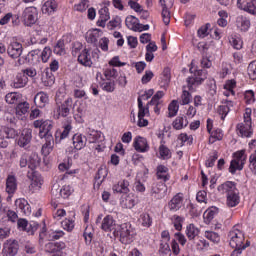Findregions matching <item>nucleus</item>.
I'll return each mask as SVG.
<instances>
[{
  "label": "nucleus",
  "mask_w": 256,
  "mask_h": 256,
  "mask_svg": "<svg viewBox=\"0 0 256 256\" xmlns=\"http://www.w3.org/2000/svg\"><path fill=\"white\" fill-rule=\"evenodd\" d=\"M65 247L64 242H48L44 249L46 253H59V251H63Z\"/></svg>",
  "instance_id": "nucleus-18"
},
{
  "label": "nucleus",
  "mask_w": 256,
  "mask_h": 256,
  "mask_svg": "<svg viewBox=\"0 0 256 256\" xmlns=\"http://www.w3.org/2000/svg\"><path fill=\"white\" fill-rule=\"evenodd\" d=\"M29 111V103L21 102L16 106V115H25Z\"/></svg>",
  "instance_id": "nucleus-37"
},
{
  "label": "nucleus",
  "mask_w": 256,
  "mask_h": 256,
  "mask_svg": "<svg viewBox=\"0 0 256 256\" xmlns=\"http://www.w3.org/2000/svg\"><path fill=\"white\" fill-rule=\"evenodd\" d=\"M159 153L162 159H171V150H169L165 145H161L159 147Z\"/></svg>",
  "instance_id": "nucleus-41"
},
{
  "label": "nucleus",
  "mask_w": 256,
  "mask_h": 256,
  "mask_svg": "<svg viewBox=\"0 0 256 256\" xmlns=\"http://www.w3.org/2000/svg\"><path fill=\"white\" fill-rule=\"evenodd\" d=\"M230 108L229 105H220L218 107V113L221 115V119L224 120L225 117H227V114L229 113Z\"/></svg>",
  "instance_id": "nucleus-56"
},
{
  "label": "nucleus",
  "mask_w": 256,
  "mask_h": 256,
  "mask_svg": "<svg viewBox=\"0 0 256 256\" xmlns=\"http://www.w3.org/2000/svg\"><path fill=\"white\" fill-rule=\"evenodd\" d=\"M34 103L37 107L43 108L46 103H49V96L44 92H39L34 97Z\"/></svg>",
  "instance_id": "nucleus-26"
},
{
  "label": "nucleus",
  "mask_w": 256,
  "mask_h": 256,
  "mask_svg": "<svg viewBox=\"0 0 256 256\" xmlns=\"http://www.w3.org/2000/svg\"><path fill=\"white\" fill-rule=\"evenodd\" d=\"M39 165H41V157L36 153L31 154L28 161L29 169H31V171H35Z\"/></svg>",
  "instance_id": "nucleus-29"
},
{
  "label": "nucleus",
  "mask_w": 256,
  "mask_h": 256,
  "mask_svg": "<svg viewBox=\"0 0 256 256\" xmlns=\"http://www.w3.org/2000/svg\"><path fill=\"white\" fill-rule=\"evenodd\" d=\"M237 129L239 130L241 137H251L253 135V130H251V123L249 122L239 123L237 125Z\"/></svg>",
  "instance_id": "nucleus-22"
},
{
  "label": "nucleus",
  "mask_w": 256,
  "mask_h": 256,
  "mask_svg": "<svg viewBox=\"0 0 256 256\" xmlns=\"http://www.w3.org/2000/svg\"><path fill=\"white\" fill-rule=\"evenodd\" d=\"M51 48L49 47H45L41 53V59L43 61V63H47V61H49V57H51Z\"/></svg>",
  "instance_id": "nucleus-58"
},
{
  "label": "nucleus",
  "mask_w": 256,
  "mask_h": 256,
  "mask_svg": "<svg viewBox=\"0 0 256 256\" xmlns=\"http://www.w3.org/2000/svg\"><path fill=\"white\" fill-rule=\"evenodd\" d=\"M22 74L25 75L26 77H37V70L35 68H26L22 70Z\"/></svg>",
  "instance_id": "nucleus-60"
},
{
  "label": "nucleus",
  "mask_w": 256,
  "mask_h": 256,
  "mask_svg": "<svg viewBox=\"0 0 256 256\" xmlns=\"http://www.w3.org/2000/svg\"><path fill=\"white\" fill-rule=\"evenodd\" d=\"M78 62L80 65H84V67H91L93 62H91V54H89V50L84 49L80 55L78 56Z\"/></svg>",
  "instance_id": "nucleus-24"
},
{
  "label": "nucleus",
  "mask_w": 256,
  "mask_h": 256,
  "mask_svg": "<svg viewBox=\"0 0 256 256\" xmlns=\"http://www.w3.org/2000/svg\"><path fill=\"white\" fill-rule=\"evenodd\" d=\"M25 63H29V54L18 57V60L15 62L14 66L21 67V65H25Z\"/></svg>",
  "instance_id": "nucleus-61"
},
{
  "label": "nucleus",
  "mask_w": 256,
  "mask_h": 256,
  "mask_svg": "<svg viewBox=\"0 0 256 256\" xmlns=\"http://www.w3.org/2000/svg\"><path fill=\"white\" fill-rule=\"evenodd\" d=\"M159 253L161 256H171V247L169 246V243H161Z\"/></svg>",
  "instance_id": "nucleus-39"
},
{
  "label": "nucleus",
  "mask_w": 256,
  "mask_h": 256,
  "mask_svg": "<svg viewBox=\"0 0 256 256\" xmlns=\"http://www.w3.org/2000/svg\"><path fill=\"white\" fill-rule=\"evenodd\" d=\"M237 27H239L242 31H249V28L251 27V22L247 17L240 16L237 18Z\"/></svg>",
  "instance_id": "nucleus-33"
},
{
  "label": "nucleus",
  "mask_w": 256,
  "mask_h": 256,
  "mask_svg": "<svg viewBox=\"0 0 256 256\" xmlns=\"http://www.w3.org/2000/svg\"><path fill=\"white\" fill-rule=\"evenodd\" d=\"M72 107H73V98H67L59 108L60 109L59 115H61V117H67Z\"/></svg>",
  "instance_id": "nucleus-25"
},
{
  "label": "nucleus",
  "mask_w": 256,
  "mask_h": 256,
  "mask_svg": "<svg viewBox=\"0 0 256 256\" xmlns=\"http://www.w3.org/2000/svg\"><path fill=\"white\" fill-rule=\"evenodd\" d=\"M205 237H207L213 243H219V234L215 232H206Z\"/></svg>",
  "instance_id": "nucleus-63"
},
{
  "label": "nucleus",
  "mask_w": 256,
  "mask_h": 256,
  "mask_svg": "<svg viewBox=\"0 0 256 256\" xmlns=\"http://www.w3.org/2000/svg\"><path fill=\"white\" fill-rule=\"evenodd\" d=\"M171 81V70L169 68H165L162 73V83L163 85H169Z\"/></svg>",
  "instance_id": "nucleus-47"
},
{
  "label": "nucleus",
  "mask_w": 256,
  "mask_h": 256,
  "mask_svg": "<svg viewBox=\"0 0 256 256\" xmlns=\"http://www.w3.org/2000/svg\"><path fill=\"white\" fill-rule=\"evenodd\" d=\"M109 65L111 67H125L127 65V62H120L119 56H114L110 61Z\"/></svg>",
  "instance_id": "nucleus-54"
},
{
  "label": "nucleus",
  "mask_w": 256,
  "mask_h": 256,
  "mask_svg": "<svg viewBox=\"0 0 256 256\" xmlns=\"http://www.w3.org/2000/svg\"><path fill=\"white\" fill-rule=\"evenodd\" d=\"M130 19V24L132 25V27H130L131 31H138L139 33H141V31H149V24L143 25L139 23V19L133 15H130Z\"/></svg>",
  "instance_id": "nucleus-17"
},
{
  "label": "nucleus",
  "mask_w": 256,
  "mask_h": 256,
  "mask_svg": "<svg viewBox=\"0 0 256 256\" xmlns=\"http://www.w3.org/2000/svg\"><path fill=\"white\" fill-rule=\"evenodd\" d=\"M101 87L103 91H107V93H113V91H115V82L111 80L107 82H103L101 84Z\"/></svg>",
  "instance_id": "nucleus-42"
},
{
  "label": "nucleus",
  "mask_w": 256,
  "mask_h": 256,
  "mask_svg": "<svg viewBox=\"0 0 256 256\" xmlns=\"http://www.w3.org/2000/svg\"><path fill=\"white\" fill-rule=\"evenodd\" d=\"M19 253V241L17 240H7L4 243L2 255L3 256H15Z\"/></svg>",
  "instance_id": "nucleus-5"
},
{
  "label": "nucleus",
  "mask_w": 256,
  "mask_h": 256,
  "mask_svg": "<svg viewBox=\"0 0 256 256\" xmlns=\"http://www.w3.org/2000/svg\"><path fill=\"white\" fill-rule=\"evenodd\" d=\"M230 237V247H232L233 252L231 256H239L241 255V246L243 245V241H245V236L243 232L238 229L232 230L229 233Z\"/></svg>",
  "instance_id": "nucleus-1"
},
{
  "label": "nucleus",
  "mask_w": 256,
  "mask_h": 256,
  "mask_svg": "<svg viewBox=\"0 0 256 256\" xmlns=\"http://www.w3.org/2000/svg\"><path fill=\"white\" fill-rule=\"evenodd\" d=\"M239 203V193L228 194L227 195V207H237Z\"/></svg>",
  "instance_id": "nucleus-34"
},
{
  "label": "nucleus",
  "mask_w": 256,
  "mask_h": 256,
  "mask_svg": "<svg viewBox=\"0 0 256 256\" xmlns=\"http://www.w3.org/2000/svg\"><path fill=\"white\" fill-rule=\"evenodd\" d=\"M33 130L26 128L22 131L19 139H18V145L19 147H26L31 143V139H33Z\"/></svg>",
  "instance_id": "nucleus-11"
},
{
  "label": "nucleus",
  "mask_w": 256,
  "mask_h": 256,
  "mask_svg": "<svg viewBox=\"0 0 256 256\" xmlns=\"http://www.w3.org/2000/svg\"><path fill=\"white\" fill-rule=\"evenodd\" d=\"M0 135L4 136L6 139H15V137L19 135V132H17L15 128L2 127L0 129Z\"/></svg>",
  "instance_id": "nucleus-28"
},
{
  "label": "nucleus",
  "mask_w": 256,
  "mask_h": 256,
  "mask_svg": "<svg viewBox=\"0 0 256 256\" xmlns=\"http://www.w3.org/2000/svg\"><path fill=\"white\" fill-rule=\"evenodd\" d=\"M99 15H100V19H102L103 21H109V19H111V16L109 15V8L104 6L103 8H101L98 11Z\"/></svg>",
  "instance_id": "nucleus-50"
},
{
  "label": "nucleus",
  "mask_w": 256,
  "mask_h": 256,
  "mask_svg": "<svg viewBox=\"0 0 256 256\" xmlns=\"http://www.w3.org/2000/svg\"><path fill=\"white\" fill-rule=\"evenodd\" d=\"M104 76L106 77V79H116L117 78V70L114 68H107L104 71Z\"/></svg>",
  "instance_id": "nucleus-55"
},
{
  "label": "nucleus",
  "mask_w": 256,
  "mask_h": 256,
  "mask_svg": "<svg viewBox=\"0 0 256 256\" xmlns=\"http://www.w3.org/2000/svg\"><path fill=\"white\" fill-rule=\"evenodd\" d=\"M217 213H219V208H217L215 206L206 210L203 215L205 223H207V224L211 223V221H213V219H215V215H217Z\"/></svg>",
  "instance_id": "nucleus-30"
},
{
  "label": "nucleus",
  "mask_w": 256,
  "mask_h": 256,
  "mask_svg": "<svg viewBox=\"0 0 256 256\" xmlns=\"http://www.w3.org/2000/svg\"><path fill=\"white\" fill-rule=\"evenodd\" d=\"M218 191H224L227 195H233L235 193H239L237 187L235 186V182L228 181L221 186L218 187Z\"/></svg>",
  "instance_id": "nucleus-23"
},
{
  "label": "nucleus",
  "mask_w": 256,
  "mask_h": 256,
  "mask_svg": "<svg viewBox=\"0 0 256 256\" xmlns=\"http://www.w3.org/2000/svg\"><path fill=\"white\" fill-rule=\"evenodd\" d=\"M172 221H174V227L176 229V231H181L183 229V218L178 216V215H174L172 218Z\"/></svg>",
  "instance_id": "nucleus-46"
},
{
  "label": "nucleus",
  "mask_w": 256,
  "mask_h": 256,
  "mask_svg": "<svg viewBox=\"0 0 256 256\" xmlns=\"http://www.w3.org/2000/svg\"><path fill=\"white\" fill-rule=\"evenodd\" d=\"M154 77L153 71L151 70H146L145 74L143 75L141 81L143 85H147V83H149V81H151Z\"/></svg>",
  "instance_id": "nucleus-57"
},
{
  "label": "nucleus",
  "mask_w": 256,
  "mask_h": 256,
  "mask_svg": "<svg viewBox=\"0 0 256 256\" xmlns=\"http://www.w3.org/2000/svg\"><path fill=\"white\" fill-rule=\"evenodd\" d=\"M209 27H211V24L207 23L205 26H202L198 29V37L201 39H205L207 35H209Z\"/></svg>",
  "instance_id": "nucleus-49"
},
{
  "label": "nucleus",
  "mask_w": 256,
  "mask_h": 256,
  "mask_svg": "<svg viewBox=\"0 0 256 256\" xmlns=\"http://www.w3.org/2000/svg\"><path fill=\"white\" fill-rule=\"evenodd\" d=\"M60 195L63 197V199H67V197H69V195H71V186H64L60 190Z\"/></svg>",
  "instance_id": "nucleus-64"
},
{
  "label": "nucleus",
  "mask_w": 256,
  "mask_h": 256,
  "mask_svg": "<svg viewBox=\"0 0 256 256\" xmlns=\"http://www.w3.org/2000/svg\"><path fill=\"white\" fill-rule=\"evenodd\" d=\"M237 5L242 11H247L251 15H256V0H238Z\"/></svg>",
  "instance_id": "nucleus-8"
},
{
  "label": "nucleus",
  "mask_w": 256,
  "mask_h": 256,
  "mask_svg": "<svg viewBox=\"0 0 256 256\" xmlns=\"http://www.w3.org/2000/svg\"><path fill=\"white\" fill-rule=\"evenodd\" d=\"M37 229H39V223L30 222L24 231H27L28 235H35V231H37Z\"/></svg>",
  "instance_id": "nucleus-51"
},
{
  "label": "nucleus",
  "mask_w": 256,
  "mask_h": 256,
  "mask_svg": "<svg viewBox=\"0 0 256 256\" xmlns=\"http://www.w3.org/2000/svg\"><path fill=\"white\" fill-rule=\"evenodd\" d=\"M189 125V121H187V117L178 116L175 121L172 123V126L177 130L183 129V127H187Z\"/></svg>",
  "instance_id": "nucleus-31"
},
{
  "label": "nucleus",
  "mask_w": 256,
  "mask_h": 256,
  "mask_svg": "<svg viewBox=\"0 0 256 256\" xmlns=\"http://www.w3.org/2000/svg\"><path fill=\"white\" fill-rule=\"evenodd\" d=\"M168 117H175L179 111V102L177 100H173L168 106Z\"/></svg>",
  "instance_id": "nucleus-36"
},
{
  "label": "nucleus",
  "mask_w": 256,
  "mask_h": 256,
  "mask_svg": "<svg viewBox=\"0 0 256 256\" xmlns=\"http://www.w3.org/2000/svg\"><path fill=\"white\" fill-rule=\"evenodd\" d=\"M74 149L76 151H81L87 145V136H83L82 134H74L72 137Z\"/></svg>",
  "instance_id": "nucleus-15"
},
{
  "label": "nucleus",
  "mask_w": 256,
  "mask_h": 256,
  "mask_svg": "<svg viewBox=\"0 0 256 256\" xmlns=\"http://www.w3.org/2000/svg\"><path fill=\"white\" fill-rule=\"evenodd\" d=\"M53 129V124L50 120H44L43 125L39 131L40 139H46L47 143H51L53 140V133L51 130Z\"/></svg>",
  "instance_id": "nucleus-6"
},
{
  "label": "nucleus",
  "mask_w": 256,
  "mask_h": 256,
  "mask_svg": "<svg viewBox=\"0 0 256 256\" xmlns=\"http://www.w3.org/2000/svg\"><path fill=\"white\" fill-rule=\"evenodd\" d=\"M27 83H29V78L23 73H18L11 83V87H14V89H23Z\"/></svg>",
  "instance_id": "nucleus-13"
},
{
  "label": "nucleus",
  "mask_w": 256,
  "mask_h": 256,
  "mask_svg": "<svg viewBox=\"0 0 256 256\" xmlns=\"http://www.w3.org/2000/svg\"><path fill=\"white\" fill-rule=\"evenodd\" d=\"M114 229H115V220L113 219V216L111 215L105 216L101 223V230L106 231V233H109Z\"/></svg>",
  "instance_id": "nucleus-19"
},
{
  "label": "nucleus",
  "mask_w": 256,
  "mask_h": 256,
  "mask_svg": "<svg viewBox=\"0 0 256 256\" xmlns=\"http://www.w3.org/2000/svg\"><path fill=\"white\" fill-rule=\"evenodd\" d=\"M163 97H165V92H163V91L156 92V94L150 100V104L163 103V101H161V99H163Z\"/></svg>",
  "instance_id": "nucleus-48"
},
{
  "label": "nucleus",
  "mask_w": 256,
  "mask_h": 256,
  "mask_svg": "<svg viewBox=\"0 0 256 256\" xmlns=\"http://www.w3.org/2000/svg\"><path fill=\"white\" fill-rule=\"evenodd\" d=\"M133 147L138 153H146L149 151V144L147 143V139L141 136H137L134 139Z\"/></svg>",
  "instance_id": "nucleus-9"
},
{
  "label": "nucleus",
  "mask_w": 256,
  "mask_h": 256,
  "mask_svg": "<svg viewBox=\"0 0 256 256\" xmlns=\"http://www.w3.org/2000/svg\"><path fill=\"white\" fill-rule=\"evenodd\" d=\"M99 47L103 51H109V38L103 37L99 41Z\"/></svg>",
  "instance_id": "nucleus-59"
},
{
  "label": "nucleus",
  "mask_w": 256,
  "mask_h": 256,
  "mask_svg": "<svg viewBox=\"0 0 256 256\" xmlns=\"http://www.w3.org/2000/svg\"><path fill=\"white\" fill-rule=\"evenodd\" d=\"M139 0H129V7L135 13H143V6L141 4L137 3Z\"/></svg>",
  "instance_id": "nucleus-40"
},
{
  "label": "nucleus",
  "mask_w": 256,
  "mask_h": 256,
  "mask_svg": "<svg viewBox=\"0 0 256 256\" xmlns=\"http://www.w3.org/2000/svg\"><path fill=\"white\" fill-rule=\"evenodd\" d=\"M121 25V18L116 16L111 21L108 22L107 27L110 31H113V29H117Z\"/></svg>",
  "instance_id": "nucleus-45"
},
{
  "label": "nucleus",
  "mask_w": 256,
  "mask_h": 256,
  "mask_svg": "<svg viewBox=\"0 0 256 256\" xmlns=\"http://www.w3.org/2000/svg\"><path fill=\"white\" fill-rule=\"evenodd\" d=\"M152 194L156 195V199H163L167 195V185L165 182H158L152 186Z\"/></svg>",
  "instance_id": "nucleus-12"
},
{
  "label": "nucleus",
  "mask_w": 256,
  "mask_h": 256,
  "mask_svg": "<svg viewBox=\"0 0 256 256\" xmlns=\"http://www.w3.org/2000/svg\"><path fill=\"white\" fill-rule=\"evenodd\" d=\"M22 21L26 27H31L37 23V8L27 7L22 13Z\"/></svg>",
  "instance_id": "nucleus-4"
},
{
  "label": "nucleus",
  "mask_w": 256,
  "mask_h": 256,
  "mask_svg": "<svg viewBox=\"0 0 256 256\" xmlns=\"http://www.w3.org/2000/svg\"><path fill=\"white\" fill-rule=\"evenodd\" d=\"M235 159L230 162L229 171L232 175H235L237 171H243V165H245V151H238L234 153Z\"/></svg>",
  "instance_id": "nucleus-3"
},
{
  "label": "nucleus",
  "mask_w": 256,
  "mask_h": 256,
  "mask_svg": "<svg viewBox=\"0 0 256 256\" xmlns=\"http://www.w3.org/2000/svg\"><path fill=\"white\" fill-rule=\"evenodd\" d=\"M61 225L63 229H65L66 231H73L75 227V221L70 219H65L64 221H62Z\"/></svg>",
  "instance_id": "nucleus-52"
},
{
  "label": "nucleus",
  "mask_w": 256,
  "mask_h": 256,
  "mask_svg": "<svg viewBox=\"0 0 256 256\" xmlns=\"http://www.w3.org/2000/svg\"><path fill=\"white\" fill-rule=\"evenodd\" d=\"M248 75L250 77V79H252V81H255L256 79V61H252L249 65H248Z\"/></svg>",
  "instance_id": "nucleus-44"
},
{
  "label": "nucleus",
  "mask_w": 256,
  "mask_h": 256,
  "mask_svg": "<svg viewBox=\"0 0 256 256\" xmlns=\"http://www.w3.org/2000/svg\"><path fill=\"white\" fill-rule=\"evenodd\" d=\"M7 54L11 59H19L23 55V44L19 42H12L7 48Z\"/></svg>",
  "instance_id": "nucleus-7"
},
{
  "label": "nucleus",
  "mask_w": 256,
  "mask_h": 256,
  "mask_svg": "<svg viewBox=\"0 0 256 256\" xmlns=\"http://www.w3.org/2000/svg\"><path fill=\"white\" fill-rule=\"evenodd\" d=\"M161 15L164 25H169L171 23V11L169 8L162 9Z\"/></svg>",
  "instance_id": "nucleus-43"
},
{
  "label": "nucleus",
  "mask_w": 256,
  "mask_h": 256,
  "mask_svg": "<svg viewBox=\"0 0 256 256\" xmlns=\"http://www.w3.org/2000/svg\"><path fill=\"white\" fill-rule=\"evenodd\" d=\"M59 4L55 0H48L42 6V13L44 15H53L57 11Z\"/></svg>",
  "instance_id": "nucleus-16"
},
{
  "label": "nucleus",
  "mask_w": 256,
  "mask_h": 256,
  "mask_svg": "<svg viewBox=\"0 0 256 256\" xmlns=\"http://www.w3.org/2000/svg\"><path fill=\"white\" fill-rule=\"evenodd\" d=\"M199 235V228L195 227V224H189L186 227V236L188 237L189 241H193Z\"/></svg>",
  "instance_id": "nucleus-32"
},
{
  "label": "nucleus",
  "mask_w": 256,
  "mask_h": 256,
  "mask_svg": "<svg viewBox=\"0 0 256 256\" xmlns=\"http://www.w3.org/2000/svg\"><path fill=\"white\" fill-rule=\"evenodd\" d=\"M15 205L21 213L24 215H31V206L29 205V202L27 200L20 198L15 201Z\"/></svg>",
  "instance_id": "nucleus-20"
},
{
  "label": "nucleus",
  "mask_w": 256,
  "mask_h": 256,
  "mask_svg": "<svg viewBox=\"0 0 256 256\" xmlns=\"http://www.w3.org/2000/svg\"><path fill=\"white\" fill-rule=\"evenodd\" d=\"M114 193H120V195L129 193V180H121L118 184L112 187Z\"/></svg>",
  "instance_id": "nucleus-21"
},
{
  "label": "nucleus",
  "mask_w": 256,
  "mask_h": 256,
  "mask_svg": "<svg viewBox=\"0 0 256 256\" xmlns=\"http://www.w3.org/2000/svg\"><path fill=\"white\" fill-rule=\"evenodd\" d=\"M170 211H179L183 205V197L175 195L169 202Z\"/></svg>",
  "instance_id": "nucleus-27"
},
{
  "label": "nucleus",
  "mask_w": 256,
  "mask_h": 256,
  "mask_svg": "<svg viewBox=\"0 0 256 256\" xmlns=\"http://www.w3.org/2000/svg\"><path fill=\"white\" fill-rule=\"evenodd\" d=\"M120 205L122 209H129V193L121 194Z\"/></svg>",
  "instance_id": "nucleus-53"
},
{
  "label": "nucleus",
  "mask_w": 256,
  "mask_h": 256,
  "mask_svg": "<svg viewBox=\"0 0 256 256\" xmlns=\"http://www.w3.org/2000/svg\"><path fill=\"white\" fill-rule=\"evenodd\" d=\"M41 185H43V178L38 172L33 171L31 187H39V189H41Z\"/></svg>",
  "instance_id": "nucleus-35"
},
{
  "label": "nucleus",
  "mask_w": 256,
  "mask_h": 256,
  "mask_svg": "<svg viewBox=\"0 0 256 256\" xmlns=\"http://www.w3.org/2000/svg\"><path fill=\"white\" fill-rule=\"evenodd\" d=\"M190 73H192V75L187 78L189 90L193 89V85H201V83L207 79V71L205 70H194L193 67H191Z\"/></svg>",
  "instance_id": "nucleus-2"
},
{
  "label": "nucleus",
  "mask_w": 256,
  "mask_h": 256,
  "mask_svg": "<svg viewBox=\"0 0 256 256\" xmlns=\"http://www.w3.org/2000/svg\"><path fill=\"white\" fill-rule=\"evenodd\" d=\"M138 127H147L149 125V120L145 119V115H149V108L143 106V104L140 102V108H138Z\"/></svg>",
  "instance_id": "nucleus-10"
},
{
  "label": "nucleus",
  "mask_w": 256,
  "mask_h": 256,
  "mask_svg": "<svg viewBox=\"0 0 256 256\" xmlns=\"http://www.w3.org/2000/svg\"><path fill=\"white\" fill-rule=\"evenodd\" d=\"M54 53H56V55H65V40H58L54 47Z\"/></svg>",
  "instance_id": "nucleus-38"
},
{
  "label": "nucleus",
  "mask_w": 256,
  "mask_h": 256,
  "mask_svg": "<svg viewBox=\"0 0 256 256\" xmlns=\"http://www.w3.org/2000/svg\"><path fill=\"white\" fill-rule=\"evenodd\" d=\"M249 161H250V165H249L250 170L252 171V173H254V175H256V153L250 155Z\"/></svg>",
  "instance_id": "nucleus-62"
},
{
  "label": "nucleus",
  "mask_w": 256,
  "mask_h": 256,
  "mask_svg": "<svg viewBox=\"0 0 256 256\" xmlns=\"http://www.w3.org/2000/svg\"><path fill=\"white\" fill-rule=\"evenodd\" d=\"M17 191V177L15 175H8L6 178V193L8 195H15Z\"/></svg>",
  "instance_id": "nucleus-14"
}]
</instances>
